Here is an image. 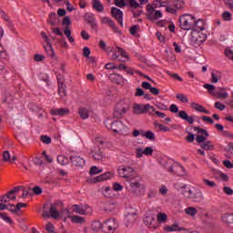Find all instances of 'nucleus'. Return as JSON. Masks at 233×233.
<instances>
[{
	"label": "nucleus",
	"instance_id": "1",
	"mask_svg": "<svg viewBox=\"0 0 233 233\" xmlns=\"http://www.w3.org/2000/svg\"><path fill=\"white\" fill-rule=\"evenodd\" d=\"M119 177H123L129 183L131 192L141 195L145 194V186L139 183V177L136 173V169L130 167H122L117 169Z\"/></svg>",
	"mask_w": 233,
	"mask_h": 233
},
{
	"label": "nucleus",
	"instance_id": "2",
	"mask_svg": "<svg viewBox=\"0 0 233 233\" xmlns=\"http://www.w3.org/2000/svg\"><path fill=\"white\" fill-rule=\"evenodd\" d=\"M203 30H205V22L198 19L196 28L191 31L190 35L189 40L193 46H199L202 43L207 41V35L202 33Z\"/></svg>",
	"mask_w": 233,
	"mask_h": 233
},
{
	"label": "nucleus",
	"instance_id": "3",
	"mask_svg": "<svg viewBox=\"0 0 233 233\" xmlns=\"http://www.w3.org/2000/svg\"><path fill=\"white\" fill-rule=\"evenodd\" d=\"M199 20L192 15H183L179 18V26L182 30H194L198 26Z\"/></svg>",
	"mask_w": 233,
	"mask_h": 233
},
{
	"label": "nucleus",
	"instance_id": "4",
	"mask_svg": "<svg viewBox=\"0 0 233 233\" xmlns=\"http://www.w3.org/2000/svg\"><path fill=\"white\" fill-rule=\"evenodd\" d=\"M172 163H174V160L168 159V160H162L161 165L167 168L168 172H171V174H175L176 176H185L187 173L185 172V167L179 163L177 164V168L178 172H176L174 170V167H172Z\"/></svg>",
	"mask_w": 233,
	"mask_h": 233
},
{
	"label": "nucleus",
	"instance_id": "5",
	"mask_svg": "<svg viewBox=\"0 0 233 233\" xmlns=\"http://www.w3.org/2000/svg\"><path fill=\"white\" fill-rule=\"evenodd\" d=\"M104 124L108 130H113L115 134H119L127 130V125L121 121L111 122L110 119H106Z\"/></svg>",
	"mask_w": 233,
	"mask_h": 233
},
{
	"label": "nucleus",
	"instance_id": "6",
	"mask_svg": "<svg viewBox=\"0 0 233 233\" xmlns=\"http://www.w3.org/2000/svg\"><path fill=\"white\" fill-rule=\"evenodd\" d=\"M130 110V106L128 104H125V102L121 101L118 104H116V108L114 110L113 116L114 117H116L117 119H120V117H123L127 112Z\"/></svg>",
	"mask_w": 233,
	"mask_h": 233
},
{
	"label": "nucleus",
	"instance_id": "7",
	"mask_svg": "<svg viewBox=\"0 0 233 233\" xmlns=\"http://www.w3.org/2000/svg\"><path fill=\"white\" fill-rule=\"evenodd\" d=\"M72 211L76 212V214H79L80 216H91L93 210L90 208V206L86 205V204H81V205H77L75 204L72 207Z\"/></svg>",
	"mask_w": 233,
	"mask_h": 233
},
{
	"label": "nucleus",
	"instance_id": "8",
	"mask_svg": "<svg viewBox=\"0 0 233 233\" xmlns=\"http://www.w3.org/2000/svg\"><path fill=\"white\" fill-rule=\"evenodd\" d=\"M117 227H119L117 220H116V218H109L103 223V232L114 233Z\"/></svg>",
	"mask_w": 233,
	"mask_h": 233
},
{
	"label": "nucleus",
	"instance_id": "9",
	"mask_svg": "<svg viewBox=\"0 0 233 233\" xmlns=\"http://www.w3.org/2000/svg\"><path fill=\"white\" fill-rule=\"evenodd\" d=\"M148 110H152V112H156V108H154V106H152L148 104H147V105L135 104L133 106V112L137 116L145 114V113L148 112Z\"/></svg>",
	"mask_w": 233,
	"mask_h": 233
},
{
	"label": "nucleus",
	"instance_id": "10",
	"mask_svg": "<svg viewBox=\"0 0 233 233\" xmlns=\"http://www.w3.org/2000/svg\"><path fill=\"white\" fill-rule=\"evenodd\" d=\"M146 10L147 12V15L151 21H156L157 19H161V17H163V13H161V11H156L152 5H147Z\"/></svg>",
	"mask_w": 233,
	"mask_h": 233
},
{
	"label": "nucleus",
	"instance_id": "11",
	"mask_svg": "<svg viewBox=\"0 0 233 233\" xmlns=\"http://www.w3.org/2000/svg\"><path fill=\"white\" fill-rule=\"evenodd\" d=\"M100 21L103 25H107L108 26H110V28H112V30L115 32V34L121 35V31H119V29H117V25H116V24L114 23V20L111 19L110 17L102 16V17H100Z\"/></svg>",
	"mask_w": 233,
	"mask_h": 233
},
{
	"label": "nucleus",
	"instance_id": "12",
	"mask_svg": "<svg viewBox=\"0 0 233 233\" xmlns=\"http://www.w3.org/2000/svg\"><path fill=\"white\" fill-rule=\"evenodd\" d=\"M111 15L115 19H116L120 26H123V11H121V9H117V7H112Z\"/></svg>",
	"mask_w": 233,
	"mask_h": 233
},
{
	"label": "nucleus",
	"instance_id": "13",
	"mask_svg": "<svg viewBox=\"0 0 233 233\" xmlns=\"http://www.w3.org/2000/svg\"><path fill=\"white\" fill-rule=\"evenodd\" d=\"M136 219H137V214L136 212L127 213L125 218L126 227H132L136 223Z\"/></svg>",
	"mask_w": 233,
	"mask_h": 233
},
{
	"label": "nucleus",
	"instance_id": "14",
	"mask_svg": "<svg viewBox=\"0 0 233 233\" xmlns=\"http://www.w3.org/2000/svg\"><path fill=\"white\" fill-rule=\"evenodd\" d=\"M178 117H180V119H183L184 121L188 123V125H194V119H196V116H190L184 110H181V111L178 112Z\"/></svg>",
	"mask_w": 233,
	"mask_h": 233
},
{
	"label": "nucleus",
	"instance_id": "15",
	"mask_svg": "<svg viewBox=\"0 0 233 233\" xmlns=\"http://www.w3.org/2000/svg\"><path fill=\"white\" fill-rule=\"evenodd\" d=\"M71 163L75 167H84L85 166V158L76 156V155H71L70 157Z\"/></svg>",
	"mask_w": 233,
	"mask_h": 233
},
{
	"label": "nucleus",
	"instance_id": "16",
	"mask_svg": "<svg viewBox=\"0 0 233 233\" xmlns=\"http://www.w3.org/2000/svg\"><path fill=\"white\" fill-rule=\"evenodd\" d=\"M50 114L52 116H59L63 117V116H66V114H70V109L68 108H53L50 110Z\"/></svg>",
	"mask_w": 233,
	"mask_h": 233
},
{
	"label": "nucleus",
	"instance_id": "17",
	"mask_svg": "<svg viewBox=\"0 0 233 233\" xmlns=\"http://www.w3.org/2000/svg\"><path fill=\"white\" fill-rule=\"evenodd\" d=\"M85 19L93 30H97V24L96 23V17H94V15L86 14L85 15Z\"/></svg>",
	"mask_w": 233,
	"mask_h": 233
},
{
	"label": "nucleus",
	"instance_id": "18",
	"mask_svg": "<svg viewBox=\"0 0 233 233\" xmlns=\"http://www.w3.org/2000/svg\"><path fill=\"white\" fill-rule=\"evenodd\" d=\"M142 88L145 90H149L153 96H158L159 95V89L153 87L152 85L148 82H142Z\"/></svg>",
	"mask_w": 233,
	"mask_h": 233
},
{
	"label": "nucleus",
	"instance_id": "19",
	"mask_svg": "<svg viewBox=\"0 0 233 233\" xmlns=\"http://www.w3.org/2000/svg\"><path fill=\"white\" fill-rule=\"evenodd\" d=\"M145 225L156 228V217L154 215H147L144 218Z\"/></svg>",
	"mask_w": 233,
	"mask_h": 233
},
{
	"label": "nucleus",
	"instance_id": "20",
	"mask_svg": "<svg viewBox=\"0 0 233 233\" xmlns=\"http://www.w3.org/2000/svg\"><path fill=\"white\" fill-rule=\"evenodd\" d=\"M57 205H61V202L56 201L54 204L51 205V208L49 209L50 216L54 219H57V218H59V211L57 210V208H56V206Z\"/></svg>",
	"mask_w": 233,
	"mask_h": 233
},
{
	"label": "nucleus",
	"instance_id": "21",
	"mask_svg": "<svg viewBox=\"0 0 233 233\" xmlns=\"http://www.w3.org/2000/svg\"><path fill=\"white\" fill-rule=\"evenodd\" d=\"M195 203H201V201H203V199H205V197L203 196V192L201 191V189H195V193L193 194L192 198Z\"/></svg>",
	"mask_w": 233,
	"mask_h": 233
},
{
	"label": "nucleus",
	"instance_id": "22",
	"mask_svg": "<svg viewBox=\"0 0 233 233\" xmlns=\"http://www.w3.org/2000/svg\"><path fill=\"white\" fill-rule=\"evenodd\" d=\"M110 177H112V173L106 172V173H104V174L93 178V181H91V182L92 183H99L100 181H106V179H110Z\"/></svg>",
	"mask_w": 233,
	"mask_h": 233
},
{
	"label": "nucleus",
	"instance_id": "23",
	"mask_svg": "<svg viewBox=\"0 0 233 233\" xmlns=\"http://www.w3.org/2000/svg\"><path fill=\"white\" fill-rule=\"evenodd\" d=\"M164 230H166V232H176V231H178L180 233H183V230H185V228L179 227L177 224H174L172 226H165L164 227Z\"/></svg>",
	"mask_w": 233,
	"mask_h": 233
},
{
	"label": "nucleus",
	"instance_id": "24",
	"mask_svg": "<svg viewBox=\"0 0 233 233\" xmlns=\"http://www.w3.org/2000/svg\"><path fill=\"white\" fill-rule=\"evenodd\" d=\"M116 48L118 50L119 56H122V58L118 59V61H120L122 63H127V61H128L130 59L127 51L119 46H117Z\"/></svg>",
	"mask_w": 233,
	"mask_h": 233
},
{
	"label": "nucleus",
	"instance_id": "25",
	"mask_svg": "<svg viewBox=\"0 0 233 233\" xmlns=\"http://www.w3.org/2000/svg\"><path fill=\"white\" fill-rule=\"evenodd\" d=\"M110 81H113V83H116L117 85H123V76L117 75V74H111L109 76Z\"/></svg>",
	"mask_w": 233,
	"mask_h": 233
},
{
	"label": "nucleus",
	"instance_id": "26",
	"mask_svg": "<svg viewBox=\"0 0 233 233\" xmlns=\"http://www.w3.org/2000/svg\"><path fill=\"white\" fill-rule=\"evenodd\" d=\"M92 156L96 159V161H100V159L103 157V152H101V149L99 147H96L91 150Z\"/></svg>",
	"mask_w": 233,
	"mask_h": 233
},
{
	"label": "nucleus",
	"instance_id": "27",
	"mask_svg": "<svg viewBox=\"0 0 233 233\" xmlns=\"http://www.w3.org/2000/svg\"><path fill=\"white\" fill-rule=\"evenodd\" d=\"M223 223L228 225H232L233 223V214L232 213H226L222 216Z\"/></svg>",
	"mask_w": 233,
	"mask_h": 233
},
{
	"label": "nucleus",
	"instance_id": "28",
	"mask_svg": "<svg viewBox=\"0 0 233 233\" xmlns=\"http://www.w3.org/2000/svg\"><path fill=\"white\" fill-rule=\"evenodd\" d=\"M78 114H79L81 119L85 120V119H88V117L90 116V111L86 107H80Z\"/></svg>",
	"mask_w": 233,
	"mask_h": 233
},
{
	"label": "nucleus",
	"instance_id": "29",
	"mask_svg": "<svg viewBox=\"0 0 233 233\" xmlns=\"http://www.w3.org/2000/svg\"><path fill=\"white\" fill-rule=\"evenodd\" d=\"M44 48L47 54V56H49V57H52L53 59H56V55L54 53V48H52V44H46V46H44Z\"/></svg>",
	"mask_w": 233,
	"mask_h": 233
},
{
	"label": "nucleus",
	"instance_id": "30",
	"mask_svg": "<svg viewBox=\"0 0 233 233\" xmlns=\"http://www.w3.org/2000/svg\"><path fill=\"white\" fill-rule=\"evenodd\" d=\"M91 228H93L95 232H99L100 230L103 231V224L98 220H95L91 224Z\"/></svg>",
	"mask_w": 233,
	"mask_h": 233
},
{
	"label": "nucleus",
	"instance_id": "31",
	"mask_svg": "<svg viewBox=\"0 0 233 233\" xmlns=\"http://www.w3.org/2000/svg\"><path fill=\"white\" fill-rule=\"evenodd\" d=\"M219 79H221V72L213 71L211 73V83H213V84L218 83Z\"/></svg>",
	"mask_w": 233,
	"mask_h": 233
},
{
	"label": "nucleus",
	"instance_id": "32",
	"mask_svg": "<svg viewBox=\"0 0 233 233\" xmlns=\"http://www.w3.org/2000/svg\"><path fill=\"white\" fill-rule=\"evenodd\" d=\"M92 3H93V8H95V10H97V12H103V10L105 9L101 1L92 0Z\"/></svg>",
	"mask_w": 233,
	"mask_h": 233
},
{
	"label": "nucleus",
	"instance_id": "33",
	"mask_svg": "<svg viewBox=\"0 0 233 233\" xmlns=\"http://www.w3.org/2000/svg\"><path fill=\"white\" fill-rule=\"evenodd\" d=\"M64 34H65L66 37H67L69 43L76 42V39H74V37H72V31L70 30V28L68 26H66V28L64 30Z\"/></svg>",
	"mask_w": 233,
	"mask_h": 233
},
{
	"label": "nucleus",
	"instance_id": "34",
	"mask_svg": "<svg viewBox=\"0 0 233 233\" xmlns=\"http://www.w3.org/2000/svg\"><path fill=\"white\" fill-rule=\"evenodd\" d=\"M71 218L72 223H76L79 225H83V223H85V218L83 217H79V216H70L69 217Z\"/></svg>",
	"mask_w": 233,
	"mask_h": 233
},
{
	"label": "nucleus",
	"instance_id": "35",
	"mask_svg": "<svg viewBox=\"0 0 233 233\" xmlns=\"http://www.w3.org/2000/svg\"><path fill=\"white\" fill-rule=\"evenodd\" d=\"M3 159L4 161H7L8 163H14L16 158L15 157H10V152L5 151L3 153Z\"/></svg>",
	"mask_w": 233,
	"mask_h": 233
},
{
	"label": "nucleus",
	"instance_id": "36",
	"mask_svg": "<svg viewBox=\"0 0 233 233\" xmlns=\"http://www.w3.org/2000/svg\"><path fill=\"white\" fill-rule=\"evenodd\" d=\"M154 127H155V128H158L161 132H170V127H168L163 124L155 122Z\"/></svg>",
	"mask_w": 233,
	"mask_h": 233
},
{
	"label": "nucleus",
	"instance_id": "37",
	"mask_svg": "<svg viewBox=\"0 0 233 233\" xmlns=\"http://www.w3.org/2000/svg\"><path fill=\"white\" fill-rule=\"evenodd\" d=\"M56 160H57V163H59V165H62V166L68 165L69 163L68 157L63 155H59Z\"/></svg>",
	"mask_w": 233,
	"mask_h": 233
},
{
	"label": "nucleus",
	"instance_id": "38",
	"mask_svg": "<svg viewBox=\"0 0 233 233\" xmlns=\"http://www.w3.org/2000/svg\"><path fill=\"white\" fill-rule=\"evenodd\" d=\"M58 94L60 97H66V85H58Z\"/></svg>",
	"mask_w": 233,
	"mask_h": 233
},
{
	"label": "nucleus",
	"instance_id": "39",
	"mask_svg": "<svg viewBox=\"0 0 233 233\" xmlns=\"http://www.w3.org/2000/svg\"><path fill=\"white\" fill-rule=\"evenodd\" d=\"M48 23L51 24V26H56V24L57 23V15L56 13L49 14Z\"/></svg>",
	"mask_w": 233,
	"mask_h": 233
},
{
	"label": "nucleus",
	"instance_id": "40",
	"mask_svg": "<svg viewBox=\"0 0 233 233\" xmlns=\"http://www.w3.org/2000/svg\"><path fill=\"white\" fill-rule=\"evenodd\" d=\"M211 143H212L211 141L208 140V141L202 142L200 147L204 150H212L214 148V147L212 145H210Z\"/></svg>",
	"mask_w": 233,
	"mask_h": 233
},
{
	"label": "nucleus",
	"instance_id": "41",
	"mask_svg": "<svg viewBox=\"0 0 233 233\" xmlns=\"http://www.w3.org/2000/svg\"><path fill=\"white\" fill-rule=\"evenodd\" d=\"M142 136L144 137H147V139H150L151 141L156 139V134H154V132H152V131L144 132V133H142Z\"/></svg>",
	"mask_w": 233,
	"mask_h": 233
},
{
	"label": "nucleus",
	"instance_id": "42",
	"mask_svg": "<svg viewBox=\"0 0 233 233\" xmlns=\"http://www.w3.org/2000/svg\"><path fill=\"white\" fill-rule=\"evenodd\" d=\"M204 88H206V90H208V92H209V94H211V96H216L214 94V90H216V86H214V85H212V84H205L204 85Z\"/></svg>",
	"mask_w": 233,
	"mask_h": 233
},
{
	"label": "nucleus",
	"instance_id": "43",
	"mask_svg": "<svg viewBox=\"0 0 233 233\" xmlns=\"http://www.w3.org/2000/svg\"><path fill=\"white\" fill-rule=\"evenodd\" d=\"M101 172H103V170L98 169V167L96 166H93L89 170V176H96L97 174H101Z\"/></svg>",
	"mask_w": 233,
	"mask_h": 233
},
{
	"label": "nucleus",
	"instance_id": "44",
	"mask_svg": "<svg viewBox=\"0 0 233 233\" xmlns=\"http://www.w3.org/2000/svg\"><path fill=\"white\" fill-rule=\"evenodd\" d=\"M185 212L186 214H187V216H196L198 214V209H196L195 208L189 207L185 209Z\"/></svg>",
	"mask_w": 233,
	"mask_h": 233
},
{
	"label": "nucleus",
	"instance_id": "45",
	"mask_svg": "<svg viewBox=\"0 0 233 233\" xmlns=\"http://www.w3.org/2000/svg\"><path fill=\"white\" fill-rule=\"evenodd\" d=\"M194 130H196V132H198V134H200V136H206V137H208V132H207V130L198 127H195Z\"/></svg>",
	"mask_w": 233,
	"mask_h": 233
},
{
	"label": "nucleus",
	"instance_id": "46",
	"mask_svg": "<svg viewBox=\"0 0 233 233\" xmlns=\"http://www.w3.org/2000/svg\"><path fill=\"white\" fill-rule=\"evenodd\" d=\"M135 153H136V157L137 159H141V157H143V155H145V151L141 147H137L135 150Z\"/></svg>",
	"mask_w": 233,
	"mask_h": 233
},
{
	"label": "nucleus",
	"instance_id": "47",
	"mask_svg": "<svg viewBox=\"0 0 233 233\" xmlns=\"http://www.w3.org/2000/svg\"><path fill=\"white\" fill-rule=\"evenodd\" d=\"M204 107L205 106H203L196 102L191 103V108H193V110H197V112H201Z\"/></svg>",
	"mask_w": 233,
	"mask_h": 233
},
{
	"label": "nucleus",
	"instance_id": "48",
	"mask_svg": "<svg viewBox=\"0 0 233 233\" xmlns=\"http://www.w3.org/2000/svg\"><path fill=\"white\" fill-rule=\"evenodd\" d=\"M157 219L160 223H165L167 221V214H165V213H158L157 215Z\"/></svg>",
	"mask_w": 233,
	"mask_h": 233
},
{
	"label": "nucleus",
	"instance_id": "49",
	"mask_svg": "<svg viewBox=\"0 0 233 233\" xmlns=\"http://www.w3.org/2000/svg\"><path fill=\"white\" fill-rule=\"evenodd\" d=\"M173 6L177 10H181L183 8V1L181 0H175L173 3Z\"/></svg>",
	"mask_w": 233,
	"mask_h": 233
},
{
	"label": "nucleus",
	"instance_id": "50",
	"mask_svg": "<svg viewBox=\"0 0 233 233\" xmlns=\"http://www.w3.org/2000/svg\"><path fill=\"white\" fill-rule=\"evenodd\" d=\"M177 99L181 101V103H188V98L183 94H177Z\"/></svg>",
	"mask_w": 233,
	"mask_h": 233
},
{
	"label": "nucleus",
	"instance_id": "51",
	"mask_svg": "<svg viewBox=\"0 0 233 233\" xmlns=\"http://www.w3.org/2000/svg\"><path fill=\"white\" fill-rule=\"evenodd\" d=\"M222 17H223L224 21H232V14H230V12H228V11H225L222 14Z\"/></svg>",
	"mask_w": 233,
	"mask_h": 233
},
{
	"label": "nucleus",
	"instance_id": "52",
	"mask_svg": "<svg viewBox=\"0 0 233 233\" xmlns=\"http://www.w3.org/2000/svg\"><path fill=\"white\" fill-rule=\"evenodd\" d=\"M154 154V147H147L144 149V156H152Z\"/></svg>",
	"mask_w": 233,
	"mask_h": 233
},
{
	"label": "nucleus",
	"instance_id": "53",
	"mask_svg": "<svg viewBox=\"0 0 233 233\" xmlns=\"http://www.w3.org/2000/svg\"><path fill=\"white\" fill-rule=\"evenodd\" d=\"M42 156H44V157L47 163H52L54 161V157H52V156H50V155H47L46 151H43Z\"/></svg>",
	"mask_w": 233,
	"mask_h": 233
},
{
	"label": "nucleus",
	"instance_id": "54",
	"mask_svg": "<svg viewBox=\"0 0 233 233\" xmlns=\"http://www.w3.org/2000/svg\"><path fill=\"white\" fill-rule=\"evenodd\" d=\"M203 183H205L207 187H209L210 188H214V187H216V182L208 180L207 178L203 179Z\"/></svg>",
	"mask_w": 233,
	"mask_h": 233
},
{
	"label": "nucleus",
	"instance_id": "55",
	"mask_svg": "<svg viewBox=\"0 0 233 233\" xmlns=\"http://www.w3.org/2000/svg\"><path fill=\"white\" fill-rule=\"evenodd\" d=\"M195 192H196V187H191L190 189H188V193H186V198H187L188 199H192Z\"/></svg>",
	"mask_w": 233,
	"mask_h": 233
},
{
	"label": "nucleus",
	"instance_id": "56",
	"mask_svg": "<svg viewBox=\"0 0 233 233\" xmlns=\"http://www.w3.org/2000/svg\"><path fill=\"white\" fill-rule=\"evenodd\" d=\"M42 143H45L46 145H50L52 143V138L48 136H42L41 137Z\"/></svg>",
	"mask_w": 233,
	"mask_h": 233
},
{
	"label": "nucleus",
	"instance_id": "57",
	"mask_svg": "<svg viewBox=\"0 0 233 233\" xmlns=\"http://www.w3.org/2000/svg\"><path fill=\"white\" fill-rule=\"evenodd\" d=\"M0 218H1V219H4V221H5L6 223H10V225H12V218H10L8 216H6V214L0 213Z\"/></svg>",
	"mask_w": 233,
	"mask_h": 233
},
{
	"label": "nucleus",
	"instance_id": "58",
	"mask_svg": "<svg viewBox=\"0 0 233 233\" xmlns=\"http://www.w3.org/2000/svg\"><path fill=\"white\" fill-rule=\"evenodd\" d=\"M174 187L176 188V190H183V188L187 187V184H183L181 182H177L174 185Z\"/></svg>",
	"mask_w": 233,
	"mask_h": 233
},
{
	"label": "nucleus",
	"instance_id": "59",
	"mask_svg": "<svg viewBox=\"0 0 233 233\" xmlns=\"http://www.w3.org/2000/svg\"><path fill=\"white\" fill-rule=\"evenodd\" d=\"M56 79H57L58 85H65V76L61 74H56Z\"/></svg>",
	"mask_w": 233,
	"mask_h": 233
},
{
	"label": "nucleus",
	"instance_id": "60",
	"mask_svg": "<svg viewBox=\"0 0 233 233\" xmlns=\"http://www.w3.org/2000/svg\"><path fill=\"white\" fill-rule=\"evenodd\" d=\"M113 189L116 191V192H121V190H123V186L117 182L114 183L113 185Z\"/></svg>",
	"mask_w": 233,
	"mask_h": 233
},
{
	"label": "nucleus",
	"instance_id": "61",
	"mask_svg": "<svg viewBox=\"0 0 233 233\" xmlns=\"http://www.w3.org/2000/svg\"><path fill=\"white\" fill-rule=\"evenodd\" d=\"M154 5H155V6H157V8H161V6H167V2H165V1H159V0H155Z\"/></svg>",
	"mask_w": 233,
	"mask_h": 233
},
{
	"label": "nucleus",
	"instance_id": "62",
	"mask_svg": "<svg viewBox=\"0 0 233 233\" xmlns=\"http://www.w3.org/2000/svg\"><path fill=\"white\" fill-rule=\"evenodd\" d=\"M34 163H35V165H38L39 167H41V165H43V163H44V160L40 157H35L34 158Z\"/></svg>",
	"mask_w": 233,
	"mask_h": 233
},
{
	"label": "nucleus",
	"instance_id": "63",
	"mask_svg": "<svg viewBox=\"0 0 233 233\" xmlns=\"http://www.w3.org/2000/svg\"><path fill=\"white\" fill-rule=\"evenodd\" d=\"M229 10L233 12V0H223Z\"/></svg>",
	"mask_w": 233,
	"mask_h": 233
},
{
	"label": "nucleus",
	"instance_id": "64",
	"mask_svg": "<svg viewBox=\"0 0 233 233\" xmlns=\"http://www.w3.org/2000/svg\"><path fill=\"white\" fill-rule=\"evenodd\" d=\"M226 57H228V59H231L233 61V51L230 49H227L225 51Z\"/></svg>",
	"mask_w": 233,
	"mask_h": 233
}]
</instances>
